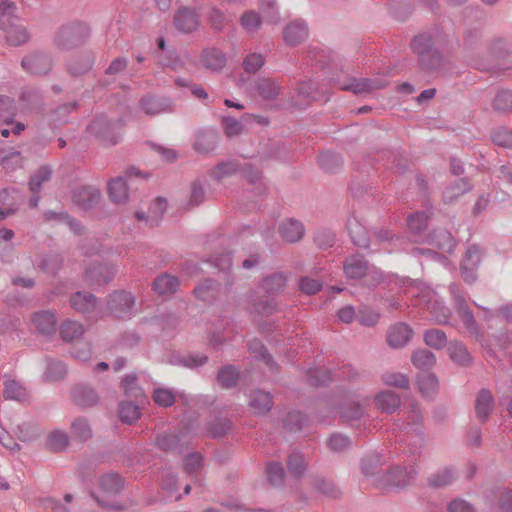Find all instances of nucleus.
I'll return each mask as SVG.
<instances>
[{"instance_id": "f257e3e1", "label": "nucleus", "mask_w": 512, "mask_h": 512, "mask_svg": "<svg viewBox=\"0 0 512 512\" xmlns=\"http://www.w3.org/2000/svg\"><path fill=\"white\" fill-rule=\"evenodd\" d=\"M346 277L350 279H366L369 285H377L383 281V273L375 266L368 263L362 255H351L343 264Z\"/></svg>"}, {"instance_id": "f03ea898", "label": "nucleus", "mask_w": 512, "mask_h": 512, "mask_svg": "<svg viewBox=\"0 0 512 512\" xmlns=\"http://www.w3.org/2000/svg\"><path fill=\"white\" fill-rule=\"evenodd\" d=\"M411 47L418 56L419 66L423 71L432 72L441 66L442 56L433 48L432 38L429 34H420L412 40Z\"/></svg>"}, {"instance_id": "7ed1b4c3", "label": "nucleus", "mask_w": 512, "mask_h": 512, "mask_svg": "<svg viewBox=\"0 0 512 512\" xmlns=\"http://www.w3.org/2000/svg\"><path fill=\"white\" fill-rule=\"evenodd\" d=\"M418 475V467L410 468L395 465L390 467L382 476L373 480V485L381 489L404 488L412 484Z\"/></svg>"}, {"instance_id": "20e7f679", "label": "nucleus", "mask_w": 512, "mask_h": 512, "mask_svg": "<svg viewBox=\"0 0 512 512\" xmlns=\"http://www.w3.org/2000/svg\"><path fill=\"white\" fill-rule=\"evenodd\" d=\"M449 291L453 300L455 310L460 319L462 320L465 328L470 334L479 336L480 332L478 323L472 311L468 307L466 298L461 292L459 286L456 283H452L449 286Z\"/></svg>"}, {"instance_id": "39448f33", "label": "nucleus", "mask_w": 512, "mask_h": 512, "mask_svg": "<svg viewBox=\"0 0 512 512\" xmlns=\"http://www.w3.org/2000/svg\"><path fill=\"white\" fill-rule=\"evenodd\" d=\"M89 35L86 25L75 23L62 27L56 36V43L63 49H71L84 43Z\"/></svg>"}, {"instance_id": "423d86ee", "label": "nucleus", "mask_w": 512, "mask_h": 512, "mask_svg": "<svg viewBox=\"0 0 512 512\" xmlns=\"http://www.w3.org/2000/svg\"><path fill=\"white\" fill-rule=\"evenodd\" d=\"M87 131L90 135L99 139L104 145H115L120 138L114 124L105 117L95 118L88 125Z\"/></svg>"}, {"instance_id": "0eeeda50", "label": "nucleus", "mask_w": 512, "mask_h": 512, "mask_svg": "<svg viewBox=\"0 0 512 512\" xmlns=\"http://www.w3.org/2000/svg\"><path fill=\"white\" fill-rule=\"evenodd\" d=\"M135 300L131 293L117 291L110 295L108 308L117 318H128L133 311Z\"/></svg>"}, {"instance_id": "6e6552de", "label": "nucleus", "mask_w": 512, "mask_h": 512, "mask_svg": "<svg viewBox=\"0 0 512 512\" xmlns=\"http://www.w3.org/2000/svg\"><path fill=\"white\" fill-rule=\"evenodd\" d=\"M21 67L30 74L44 75L51 70L52 61L44 53L33 52L22 59Z\"/></svg>"}, {"instance_id": "1a4fd4ad", "label": "nucleus", "mask_w": 512, "mask_h": 512, "mask_svg": "<svg viewBox=\"0 0 512 512\" xmlns=\"http://www.w3.org/2000/svg\"><path fill=\"white\" fill-rule=\"evenodd\" d=\"M481 255V250L476 245H472L467 249L461 263V274L466 282L473 283L476 280V271L481 262Z\"/></svg>"}, {"instance_id": "9d476101", "label": "nucleus", "mask_w": 512, "mask_h": 512, "mask_svg": "<svg viewBox=\"0 0 512 512\" xmlns=\"http://www.w3.org/2000/svg\"><path fill=\"white\" fill-rule=\"evenodd\" d=\"M100 191L92 186L77 187L72 192V201L83 210L93 208L100 199Z\"/></svg>"}, {"instance_id": "9b49d317", "label": "nucleus", "mask_w": 512, "mask_h": 512, "mask_svg": "<svg viewBox=\"0 0 512 512\" xmlns=\"http://www.w3.org/2000/svg\"><path fill=\"white\" fill-rule=\"evenodd\" d=\"M387 84L388 82L384 79L353 78L349 80V83L342 84L340 88L342 90L352 91L355 94H361L383 89Z\"/></svg>"}, {"instance_id": "f8f14e48", "label": "nucleus", "mask_w": 512, "mask_h": 512, "mask_svg": "<svg viewBox=\"0 0 512 512\" xmlns=\"http://www.w3.org/2000/svg\"><path fill=\"white\" fill-rule=\"evenodd\" d=\"M340 417L351 427L360 429L365 425V411L359 403L348 402L340 407Z\"/></svg>"}, {"instance_id": "ddd939ff", "label": "nucleus", "mask_w": 512, "mask_h": 512, "mask_svg": "<svg viewBox=\"0 0 512 512\" xmlns=\"http://www.w3.org/2000/svg\"><path fill=\"white\" fill-rule=\"evenodd\" d=\"M114 276L115 269L112 266L101 263H94L85 271V277L92 285L107 284Z\"/></svg>"}, {"instance_id": "4468645a", "label": "nucleus", "mask_w": 512, "mask_h": 512, "mask_svg": "<svg viewBox=\"0 0 512 512\" xmlns=\"http://www.w3.org/2000/svg\"><path fill=\"white\" fill-rule=\"evenodd\" d=\"M278 231L284 241L288 243H296L303 238L305 228L303 223L299 220L289 218L280 223Z\"/></svg>"}, {"instance_id": "2eb2a0df", "label": "nucleus", "mask_w": 512, "mask_h": 512, "mask_svg": "<svg viewBox=\"0 0 512 512\" xmlns=\"http://www.w3.org/2000/svg\"><path fill=\"white\" fill-rule=\"evenodd\" d=\"M287 281V273L273 272L262 279L260 289L268 296H276L284 291Z\"/></svg>"}, {"instance_id": "dca6fc26", "label": "nucleus", "mask_w": 512, "mask_h": 512, "mask_svg": "<svg viewBox=\"0 0 512 512\" xmlns=\"http://www.w3.org/2000/svg\"><path fill=\"white\" fill-rule=\"evenodd\" d=\"M307 37H308V26L302 20H296V21L289 23L283 31L284 41L289 46L299 45Z\"/></svg>"}, {"instance_id": "f3484780", "label": "nucleus", "mask_w": 512, "mask_h": 512, "mask_svg": "<svg viewBox=\"0 0 512 512\" xmlns=\"http://www.w3.org/2000/svg\"><path fill=\"white\" fill-rule=\"evenodd\" d=\"M413 331L406 323H397L390 327L387 334V342L393 348L405 346L411 339Z\"/></svg>"}, {"instance_id": "a211bd4d", "label": "nucleus", "mask_w": 512, "mask_h": 512, "mask_svg": "<svg viewBox=\"0 0 512 512\" xmlns=\"http://www.w3.org/2000/svg\"><path fill=\"white\" fill-rule=\"evenodd\" d=\"M31 321L35 329L44 335L53 334L56 330V316L52 311L43 310L35 312L31 316Z\"/></svg>"}, {"instance_id": "6ab92c4d", "label": "nucleus", "mask_w": 512, "mask_h": 512, "mask_svg": "<svg viewBox=\"0 0 512 512\" xmlns=\"http://www.w3.org/2000/svg\"><path fill=\"white\" fill-rule=\"evenodd\" d=\"M174 25L180 32L191 33L199 25L198 15L191 9L181 8L174 16Z\"/></svg>"}, {"instance_id": "aec40b11", "label": "nucleus", "mask_w": 512, "mask_h": 512, "mask_svg": "<svg viewBox=\"0 0 512 512\" xmlns=\"http://www.w3.org/2000/svg\"><path fill=\"white\" fill-rule=\"evenodd\" d=\"M72 400L77 406L87 408L96 405L99 397L93 388L80 384L73 388Z\"/></svg>"}, {"instance_id": "412c9836", "label": "nucleus", "mask_w": 512, "mask_h": 512, "mask_svg": "<svg viewBox=\"0 0 512 512\" xmlns=\"http://www.w3.org/2000/svg\"><path fill=\"white\" fill-rule=\"evenodd\" d=\"M17 20L10 21L4 27H0L5 33L6 41L12 46H19L26 43L29 39V35L24 26L16 23Z\"/></svg>"}, {"instance_id": "4be33fe9", "label": "nucleus", "mask_w": 512, "mask_h": 512, "mask_svg": "<svg viewBox=\"0 0 512 512\" xmlns=\"http://www.w3.org/2000/svg\"><path fill=\"white\" fill-rule=\"evenodd\" d=\"M385 464V459L380 454H371L364 457L361 461L362 473L371 478V482L377 477L382 476L385 472L381 471L382 466Z\"/></svg>"}, {"instance_id": "5701e85b", "label": "nucleus", "mask_w": 512, "mask_h": 512, "mask_svg": "<svg viewBox=\"0 0 512 512\" xmlns=\"http://www.w3.org/2000/svg\"><path fill=\"white\" fill-rule=\"evenodd\" d=\"M201 62L206 69L218 72L225 67L226 57L219 49L208 48L202 52Z\"/></svg>"}, {"instance_id": "b1692460", "label": "nucleus", "mask_w": 512, "mask_h": 512, "mask_svg": "<svg viewBox=\"0 0 512 512\" xmlns=\"http://www.w3.org/2000/svg\"><path fill=\"white\" fill-rule=\"evenodd\" d=\"M179 287V280L177 277L168 273H163L157 276L153 283L152 288L158 295H171L177 291Z\"/></svg>"}, {"instance_id": "393cba45", "label": "nucleus", "mask_w": 512, "mask_h": 512, "mask_svg": "<svg viewBox=\"0 0 512 512\" xmlns=\"http://www.w3.org/2000/svg\"><path fill=\"white\" fill-rule=\"evenodd\" d=\"M493 410V397L489 390L482 389L475 401L476 417L481 422H486Z\"/></svg>"}, {"instance_id": "a878e982", "label": "nucleus", "mask_w": 512, "mask_h": 512, "mask_svg": "<svg viewBox=\"0 0 512 512\" xmlns=\"http://www.w3.org/2000/svg\"><path fill=\"white\" fill-rule=\"evenodd\" d=\"M255 90L264 100H274L281 92V86L275 79L259 78L255 82Z\"/></svg>"}, {"instance_id": "bb28decb", "label": "nucleus", "mask_w": 512, "mask_h": 512, "mask_svg": "<svg viewBox=\"0 0 512 512\" xmlns=\"http://www.w3.org/2000/svg\"><path fill=\"white\" fill-rule=\"evenodd\" d=\"M71 306L78 312L89 313L97 305V298L90 292L78 291L71 296Z\"/></svg>"}, {"instance_id": "cd10ccee", "label": "nucleus", "mask_w": 512, "mask_h": 512, "mask_svg": "<svg viewBox=\"0 0 512 512\" xmlns=\"http://www.w3.org/2000/svg\"><path fill=\"white\" fill-rule=\"evenodd\" d=\"M375 403L382 412L393 413L400 407L401 399L397 393L386 390L376 395Z\"/></svg>"}, {"instance_id": "c85d7f7f", "label": "nucleus", "mask_w": 512, "mask_h": 512, "mask_svg": "<svg viewBox=\"0 0 512 512\" xmlns=\"http://www.w3.org/2000/svg\"><path fill=\"white\" fill-rule=\"evenodd\" d=\"M272 397L268 392L255 390L249 396V406L256 414H265L272 408Z\"/></svg>"}, {"instance_id": "c756f323", "label": "nucleus", "mask_w": 512, "mask_h": 512, "mask_svg": "<svg viewBox=\"0 0 512 512\" xmlns=\"http://www.w3.org/2000/svg\"><path fill=\"white\" fill-rule=\"evenodd\" d=\"M448 354L450 359L461 366H469L473 362V358L466 346L460 341H452L448 346Z\"/></svg>"}, {"instance_id": "7c9ffc66", "label": "nucleus", "mask_w": 512, "mask_h": 512, "mask_svg": "<svg viewBox=\"0 0 512 512\" xmlns=\"http://www.w3.org/2000/svg\"><path fill=\"white\" fill-rule=\"evenodd\" d=\"M405 432L404 442L407 447V453L409 456H420L425 448V436L423 430L415 432Z\"/></svg>"}, {"instance_id": "2f4dec72", "label": "nucleus", "mask_w": 512, "mask_h": 512, "mask_svg": "<svg viewBox=\"0 0 512 512\" xmlns=\"http://www.w3.org/2000/svg\"><path fill=\"white\" fill-rule=\"evenodd\" d=\"M311 485L315 491L328 498L336 499L342 494L339 487L331 479L315 477L311 480Z\"/></svg>"}, {"instance_id": "473e14b6", "label": "nucleus", "mask_w": 512, "mask_h": 512, "mask_svg": "<svg viewBox=\"0 0 512 512\" xmlns=\"http://www.w3.org/2000/svg\"><path fill=\"white\" fill-rule=\"evenodd\" d=\"M108 194L114 203H125L128 199V187L125 180L122 177L110 180L108 183Z\"/></svg>"}, {"instance_id": "72a5a7b5", "label": "nucleus", "mask_w": 512, "mask_h": 512, "mask_svg": "<svg viewBox=\"0 0 512 512\" xmlns=\"http://www.w3.org/2000/svg\"><path fill=\"white\" fill-rule=\"evenodd\" d=\"M347 229L349 231L353 243L362 248L369 247V238L365 228L357 221L356 218H350L347 221Z\"/></svg>"}, {"instance_id": "f704fd0d", "label": "nucleus", "mask_w": 512, "mask_h": 512, "mask_svg": "<svg viewBox=\"0 0 512 512\" xmlns=\"http://www.w3.org/2000/svg\"><path fill=\"white\" fill-rule=\"evenodd\" d=\"M471 188L472 186L466 178H460L445 188L443 192V200L445 203H452L460 196L470 191Z\"/></svg>"}, {"instance_id": "c9c22d12", "label": "nucleus", "mask_w": 512, "mask_h": 512, "mask_svg": "<svg viewBox=\"0 0 512 512\" xmlns=\"http://www.w3.org/2000/svg\"><path fill=\"white\" fill-rule=\"evenodd\" d=\"M416 382L423 397H432L438 390V381L434 374L423 372L417 375Z\"/></svg>"}, {"instance_id": "e433bc0d", "label": "nucleus", "mask_w": 512, "mask_h": 512, "mask_svg": "<svg viewBox=\"0 0 512 512\" xmlns=\"http://www.w3.org/2000/svg\"><path fill=\"white\" fill-rule=\"evenodd\" d=\"M456 479V472L451 467L443 468L428 478V485L433 488H443L453 483Z\"/></svg>"}, {"instance_id": "4c0bfd02", "label": "nucleus", "mask_w": 512, "mask_h": 512, "mask_svg": "<svg viewBox=\"0 0 512 512\" xmlns=\"http://www.w3.org/2000/svg\"><path fill=\"white\" fill-rule=\"evenodd\" d=\"M140 106L145 114L150 116L165 113L170 110V106L166 101L153 96L143 97L140 101Z\"/></svg>"}, {"instance_id": "58836bf2", "label": "nucleus", "mask_w": 512, "mask_h": 512, "mask_svg": "<svg viewBox=\"0 0 512 512\" xmlns=\"http://www.w3.org/2000/svg\"><path fill=\"white\" fill-rule=\"evenodd\" d=\"M217 145V135L213 131H201L197 134L194 149L199 153H210Z\"/></svg>"}, {"instance_id": "ea45409f", "label": "nucleus", "mask_w": 512, "mask_h": 512, "mask_svg": "<svg viewBox=\"0 0 512 512\" xmlns=\"http://www.w3.org/2000/svg\"><path fill=\"white\" fill-rule=\"evenodd\" d=\"M17 114V106L13 98L0 95V125L12 124Z\"/></svg>"}, {"instance_id": "a19ab883", "label": "nucleus", "mask_w": 512, "mask_h": 512, "mask_svg": "<svg viewBox=\"0 0 512 512\" xmlns=\"http://www.w3.org/2000/svg\"><path fill=\"white\" fill-rule=\"evenodd\" d=\"M411 361L416 368L426 371L435 365L436 358L430 350L418 349L413 352Z\"/></svg>"}, {"instance_id": "79ce46f5", "label": "nucleus", "mask_w": 512, "mask_h": 512, "mask_svg": "<svg viewBox=\"0 0 512 512\" xmlns=\"http://www.w3.org/2000/svg\"><path fill=\"white\" fill-rule=\"evenodd\" d=\"M84 332L85 329L83 325L77 321L66 320L60 326L61 337L66 342L80 338Z\"/></svg>"}, {"instance_id": "37998d69", "label": "nucleus", "mask_w": 512, "mask_h": 512, "mask_svg": "<svg viewBox=\"0 0 512 512\" xmlns=\"http://www.w3.org/2000/svg\"><path fill=\"white\" fill-rule=\"evenodd\" d=\"M71 432L74 438L82 442L92 437L91 425L84 417H78L71 423Z\"/></svg>"}, {"instance_id": "c03bdc74", "label": "nucleus", "mask_w": 512, "mask_h": 512, "mask_svg": "<svg viewBox=\"0 0 512 512\" xmlns=\"http://www.w3.org/2000/svg\"><path fill=\"white\" fill-rule=\"evenodd\" d=\"M251 313L259 316H271L278 310V304L273 298L252 299Z\"/></svg>"}, {"instance_id": "a18cd8bd", "label": "nucleus", "mask_w": 512, "mask_h": 512, "mask_svg": "<svg viewBox=\"0 0 512 512\" xmlns=\"http://www.w3.org/2000/svg\"><path fill=\"white\" fill-rule=\"evenodd\" d=\"M218 288L219 284L216 281L212 279H206L197 285L193 292L198 299L209 301L216 296Z\"/></svg>"}, {"instance_id": "49530a36", "label": "nucleus", "mask_w": 512, "mask_h": 512, "mask_svg": "<svg viewBox=\"0 0 512 512\" xmlns=\"http://www.w3.org/2000/svg\"><path fill=\"white\" fill-rule=\"evenodd\" d=\"M69 444L68 434L61 430H54L47 436V446L54 452H60L67 448Z\"/></svg>"}, {"instance_id": "de8ad7c7", "label": "nucleus", "mask_w": 512, "mask_h": 512, "mask_svg": "<svg viewBox=\"0 0 512 512\" xmlns=\"http://www.w3.org/2000/svg\"><path fill=\"white\" fill-rule=\"evenodd\" d=\"M240 171V166L235 161H225L219 163L211 171V177L217 181L222 180L225 177L232 176Z\"/></svg>"}, {"instance_id": "09e8293b", "label": "nucleus", "mask_w": 512, "mask_h": 512, "mask_svg": "<svg viewBox=\"0 0 512 512\" xmlns=\"http://www.w3.org/2000/svg\"><path fill=\"white\" fill-rule=\"evenodd\" d=\"M424 342L427 346L440 350L447 345V336L440 329H430L424 332Z\"/></svg>"}, {"instance_id": "8fccbe9b", "label": "nucleus", "mask_w": 512, "mask_h": 512, "mask_svg": "<svg viewBox=\"0 0 512 512\" xmlns=\"http://www.w3.org/2000/svg\"><path fill=\"white\" fill-rule=\"evenodd\" d=\"M403 431L415 432L423 430V416L417 404L411 405L407 422L402 427Z\"/></svg>"}, {"instance_id": "3c124183", "label": "nucleus", "mask_w": 512, "mask_h": 512, "mask_svg": "<svg viewBox=\"0 0 512 512\" xmlns=\"http://www.w3.org/2000/svg\"><path fill=\"white\" fill-rule=\"evenodd\" d=\"M3 396L9 400L21 401L26 397V389L16 380H7L4 382Z\"/></svg>"}, {"instance_id": "603ef678", "label": "nucleus", "mask_w": 512, "mask_h": 512, "mask_svg": "<svg viewBox=\"0 0 512 512\" xmlns=\"http://www.w3.org/2000/svg\"><path fill=\"white\" fill-rule=\"evenodd\" d=\"M238 379L239 372L232 365L223 367L217 375V381L223 388L234 387Z\"/></svg>"}, {"instance_id": "864d4df0", "label": "nucleus", "mask_w": 512, "mask_h": 512, "mask_svg": "<svg viewBox=\"0 0 512 512\" xmlns=\"http://www.w3.org/2000/svg\"><path fill=\"white\" fill-rule=\"evenodd\" d=\"M101 489L109 494H117L123 488V480L117 474H106L100 479Z\"/></svg>"}, {"instance_id": "5fc2aeb1", "label": "nucleus", "mask_w": 512, "mask_h": 512, "mask_svg": "<svg viewBox=\"0 0 512 512\" xmlns=\"http://www.w3.org/2000/svg\"><path fill=\"white\" fill-rule=\"evenodd\" d=\"M119 417L122 422L132 424L140 417L139 407L131 402H122L119 405Z\"/></svg>"}, {"instance_id": "6e6d98bb", "label": "nucleus", "mask_w": 512, "mask_h": 512, "mask_svg": "<svg viewBox=\"0 0 512 512\" xmlns=\"http://www.w3.org/2000/svg\"><path fill=\"white\" fill-rule=\"evenodd\" d=\"M51 175L52 169L49 166L40 167L30 179V190L33 193H38L41 189L42 184L50 180Z\"/></svg>"}, {"instance_id": "4d7b16f0", "label": "nucleus", "mask_w": 512, "mask_h": 512, "mask_svg": "<svg viewBox=\"0 0 512 512\" xmlns=\"http://www.w3.org/2000/svg\"><path fill=\"white\" fill-rule=\"evenodd\" d=\"M307 423V417L299 411L289 412L283 420V425L288 431H299Z\"/></svg>"}, {"instance_id": "13d9d810", "label": "nucleus", "mask_w": 512, "mask_h": 512, "mask_svg": "<svg viewBox=\"0 0 512 512\" xmlns=\"http://www.w3.org/2000/svg\"><path fill=\"white\" fill-rule=\"evenodd\" d=\"M382 381L388 386L400 389H408L410 381L407 375L399 372H386L382 375Z\"/></svg>"}, {"instance_id": "bf43d9fd", "label": "nucleus", "mask_w": 512, "mask_h": 512, "mask_svg": "<svg viewBox=\"0 0 512 512\" xmlns=\"http://www.w3.org/2000/svg\"><path fill=\"white\" fill-rule=\"evenodd\" d=\"M429 215L426 212H415L409 215L407 222L410 231L418 234L426 229Z\"/></svg>"}, {"instance_id": "052dcab7", "label": "nucleus", "mask_w": 512, "mask_h": 512, "mask_svg": "<svg viewBox=\"0 0 512 512\" xmlns=\"http://www.w3.org/2000/svg\"><path fill=\"white\" fill-rule=\"evenodd\" d=\"M493 108L497 112L506 113L512 110V92L503 90L499 91L494 100Z\"/></svg>"}, {"instance_id": "680f3d73", "label": "nucleus", "mask_w": 512, "mask_h": 512, "mask_svg": "<svg viewBox=\"0 0 512 512\" xmlns=\"http://www.w3.org/2000/svg\"><path fill=\"white\" fill-rule=\"evenodd\" d=\"M261 23V16L253 10L246 11L240 18V24L247 32H256Z\"/></svg>"}, {"instance_id": "e2e57ef3", "label": "nucleus", "mask_w": 512, "mask_h": 512, "mask_svg": "<svg viewBox=\"0 0 512 512\" xmlns=\"http://www.w3.org/2000/svg\"><path fill=\"white\" fill-rule=\"evenodd\" d=\"M94 65V58L91 55H87L82 59H79L68 64L69 72L74 76H80L87 73L92 69Z\"/></svg>"}, {"instance_id": "0e129e2a", "label": "nucleus", "mask_w": 512, "mask_h": 512, "mask_svg": "<svg viewBox=\"0 0 512 512\" xmlns=\"http://www.w3.org/2000/svg\"><path fill=\"white\" fill-rule=\"evenodd\" d=\"M379 318V313L367 306L360 307L357 312V320L362 326H375L378 323Z\"/></svg>"}, {"instance_id": "69168bd1", "label": "nucleus", "mask_w": 512, "mask_h": 512, "mask_svg": "<svg viewBox=\"0 0 512 512\" xmlns=\"http://www.w3.org/2000/svg\"><path fill=\"white\" fill-rule=\"evenodd\" d=\"M318 163L323 170L333 172L341 166L342 160L338 154L325 152L319 156Z\"/></svg>"}, {"instance_id": "338daca9", "label": "nucleus", "mask_w": 512, "mask_h": 512, "mask_svg": "<svg viewBox=\"0 0 512 512\" xmlns=\"http://www.w3.org/2000/svg\"><path fill=\"white\" fill-rule=\"evenodd\" d=\"M232 427V423L228 418H215L208 425V431L213 437H222L226 435Z\"/></svg>"}, {"instance_id": "774afa93", "label": "nucleus", "mask_w": 512, "mask_h": 512, "mask_svg": "<svg viewBox=\"0 0 512 512\" xmlns=\"http://www.w3.org/2000/svg\"><path fill=\"white\" fill-rule=\"evenodd\" d=\"M66 372V366L62 361L52 359L48 360L45 374L49 380H60L65 376Z\"/></svg>"}]
</instances>
